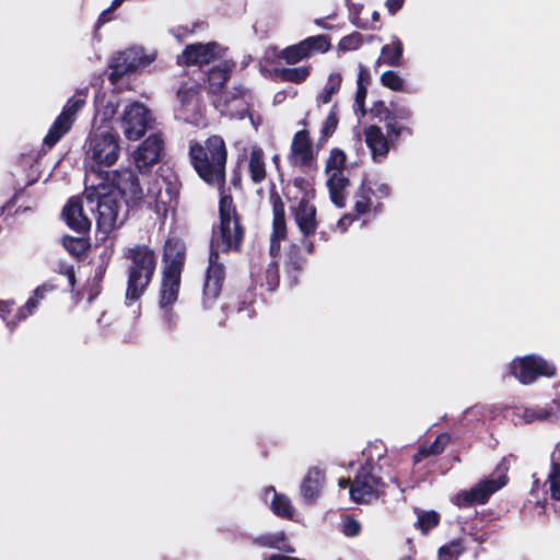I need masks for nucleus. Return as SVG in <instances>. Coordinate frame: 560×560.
<instances>
[{"label":"nucleus","mask_w":560,"mask_h":560,"mask_svg":"<svg viewBox=\"0 0 560 560\" xmlns=\"http://www.w3.org/2000/svg\"><path fill=\"white\" fill-rule=\"evenodd\" d=\"M362 44L361 36L359 34H351L349 36L343 37L339 44L338 48L342 51L354 50L360 47Z\"/></svg>","instance_id":"a18cd8bd"},{"label":"nucleus","mask_w":560,"mask_h":560,"mask_svg":"<svg viewBox=\"0 0 560 560\" xmlns=\"http://www.w3.org/2000/svg\"><path fill=\"white\" fill-rule=\"evenodd\" d=\"M128 258L131 265L129 267L126 296L129 300H138L151 281L155 270L156 259L153 250L147 246H136L129 249Z\"/></svg>","instance_id":"20e7f679"},{"label":"nucleus","mask_w":560,"mask_h":560,"mask_svg":"<svg viewBox=\"0 0 560 560\" xmlns=\"http://www.w3.org/2000/svg\"><path fill=\"white\" fill-rule=\"evenodd\" d=\"M341 532L347 537H355L361 532V524L352 516L346 515L341 521Z\"/></svg>","instance_id":"37998d69"},{"label":"nucleus","mask_w":560,"mask_h":560,"mask_svg":"<svg viewBox=\"0 0 560 560\" xmlns=\"http://www.w3.org/2000/svg\"><path fill=\"white\" fill-rule=\"evenodd\" d=\"M70 281L73 282V275H70Z\"/></svg>","instance_id":"13d9d810"},{"label":"nucleus","mask_w":560,"mask_h":560,"mask_svg":"<svg viewBox=\"0 0 560 560\" xmlns=\"http://www.w3.org/2000/svg\"><path fill=\"white\" fill-rule=\"evenodd\" d=\"M373 470V466L366 465L355 476L350 487V495L354 502L366 503L381 493L383 485Z\"/></svg>","instance_id":"f8f14e48"},{"label":"nucleus","mask_w":560,"mask_h":560,"mask_svg":"<svg viewBox=\"0 0 560 560\" xmlns=\"http://www.w3.org/2000/svg\"><path fill=\"white\" fill-rule=\"evenodd\" d=\"M349 483H350V480L347 478H341L339 480V487H341V488H347L349 486Z\"/></svg>","instance_id":"6e6d98bb"},{"label":"nucleus","mask_w":560,"mask_h":560,"mask_svg":"<svg viewBox=\"0 0 560 560\" xmlns=\"http://www.w3.org/2000/svg\"><path fill=\"white\" fill-rule=\"evenodd\" d=\"M301 42L305 48L308 58L312 57L314 54H325L331 47L329 37L323 34L310 36Z\"/></svg>","instance_id":"2f4dec72"},{"label":"nucleus","mask_w":560,"mask_h":560,"mask_svg":"<svg viewBox=\"0 0 560 560\" xmlns=\"http://www.w3.org/2000/svg\"><path fill=\"white\" fill-rule=\"evenodd\" d=\"M88 182H93L91 175L88 176ZM86 206L95 219L97 229L104 234L121 225L126 219L127 212L110 183H92L88 186Z\"/></svg>","instance_id":"f257e3e1"},{"label":"nucleus","mask_w":560,"mask_h":560,"mask_svg":"<svg viewBox=\"0 0 560 560\" xmlns=\"http://www.w3.org/2000/svg\"><path fill=\"white\" fill-rule=\"evenodd\" d=\"M284 540V534L283 533H277L272 535H266L261 536L258 539V542L264 547H270V548H278L283 549L285 551L292 552L293 549L291 548H284L281 546V542Z\"/></svg>","instance_id":"a19ab883"},{"label":"nucleus","mask_w":560,"mask_h":560,"mask_svg":"<svg viewBox=\"0 0 560 560\" xmlns=\"http://www.w3.org/2000/svg\"><path fill=\"white\" fill-rule=\"evenodd\" d=\"M295 222L304 236H310L317 229L316 208L310 201L302 199L294 209Z\"/></svg>","instance_id":"412c9836"},{"label":"nucleus","mask_w":560,"mask_h":560,"mask_svg":"<svg viewBox=\"0 0 560 560\" xmlns=\"http://www.w3.org/2000/svg\"><path fill=\"white\" fill-rule=\"evenodd\" d=\"M189 155L199 177L207 184L221 188L225 182L228 158L223 139L219 136H211L203 143L192 142Z\"/></svg>","instance_id":"f03ea898"},{"label":"nucleus","mask_w":560,"mask_h":560,"mask_svg":"<svg viewBox=\"0 0 560 560\" xmlns=\"http://www.w3.org/2000/svg\"><path fill=\"white\" fill-rule=\"evenodd\" d=\"M311 74L310 66H301L295 68H283L279 70V75L281 80L287 82H292L295 84H301L307 80Z\"/></svg>","instance_id":"72a5a7b5"},{"label":"nucleus","mask_w":560,"mask_h":560,"mask_svg":"<svg viewBox=\"0 0 560 560\" xmlns=\"http://www.w3.org/2000/svg\"><path fill=\"white\" fill-rule=\"evenodd\" d=\"M70 243L74 244V245H82V241L81 240H70Z\"/></svg>","instance_id":"4d7b16f0"},{"label":"nucleus","mask_w":560,"mask_h":560,"mask_svg":"<svg viewBox=\"0 0 560 560\" xmlns=\"http://www.w3.org/2000/svg\"><path fill=\"white\" fill-rule=\"evenodd\" d=\"M232 67L230 61H222L211 69L208 73V82L212 92H218L223 88Z\"/></svg>","instance_id":"c85d7f7f"},{"label":"nucleus","mask_w":560,"mask_h":560,"mask_svg":"<svg viewBox=\"0 0 560 560\" xmlns=\"http://www.w3.org/2000/svg\"><path fill=\"white\" fill-rule=\"evenodd\" d=\"M156 59L154 49L143 47H131L125 51L116 54L110 62L113 71L109 80L114 83L126 73L137 71L151 65Z\"/></svg>","instance_id":"0eeeda50"},{"label":"nucleus","mask_w":560,"mask_h":560,"mask_svg":"<svg viewBox=\"0 0 560 560\" xmlns=\"http://www.w3.org/2000/svg\"><path fill=\"white\" fill-rule=\"evenodd\" d=\"M272 234H271V245L270 252L272 255L279 252V242L285 237L287 226L284 219V206L279 201H275L273 203V222H272Z\"/></svg>","instance_id":"393cba45"},{"label":"nucleus","mask_w":560,"mask_h":560,"mask_svg":"<svg viewBox=\"0 0 560 560\" xmlns=\"http://www.w3.org/2000/svg\"><path fill=\"white\" fill-rule=\"evenodd\" d=\"M110 185H113L118 192V198L120 199L124 197L126 202H137L143 198L142 188L140 187L137 177L130 170L117 172L114 183Z\"/></svg>","instance_id":"f3484780"},{"label":"nucleus","mask_w":560,"mask_h":560,"mask_svg":"<svg viewBox=\"0 0 560 560\" xmlns=\"http://www.w3.org/2000/svg\"><path fill=\"white\" fill-rule=\"evenodd\" d=\"M288 65H295L302 60L308 59L302 42L285 47L279 55Z\"/></svg>","instance_id":"c9c22d12"},{"label":"nucleus","mask_w":560,"mask_h":560,"mask_svg":"<svg viewBox=\"0 0 560 560\" xmlns=\"http://www.w3.org/2000/svg\"><path fill=\"white\" fill-rule=\"evenodd\" d=\"M402 43L398 38H394L390 44L383 46L377 65L399 66L402 56Z\"/></svg>","instance_id":"bb28decb"},{"label":"nucleus","mask_w":560,"mask_h":560,"mask_svg":"<svg viewBox=\"0 0 560 560\" xmlns=\"http://www.w3.org/2000/svg\"><path fill=\"white\" fill-rule=\"evenodd\" d=\"M163 141L160 136H149L132 153V160L140 172L158 163Z\"/></svg>","instance_id":"dca6fc26"},{"label":"nucleus","mask_w":560,"mask_h":560,"mask_svg":"<svg viewBox=\"0 0 560 560\" xmlns=\"http://www.w3.org/2000/svg\"><path fill=\"white\" fill-rule=\"evenodd\" d=\"M117 107V102L114 100H98L96 103L95 121L106 122L110 120L116 114Z\"/></svg>","instance_id":"e433bc0d"},{"label":"nucleus","mask_w":560,"mask_h":560,"mask_svg":"<svg viewBox=\"0 0 560 560\" xmlns=\"http://www.w3.org/2000/svg\"><path fill=\"white\" fill-rule=\"evenodd\" d=\"M341 83V73L339 71H331L327 77V81L323 88V91L318 95L317 101L322 104H328L332 96L339 92Z\"/></svg>","instance_id":"7c9ffc66"},{"label":"nucleus","mask_w":560,"mask_h":560,"mask_svg":"<svg viewBox=\"0 0 560 560\" xmlns=\"http://www.w3.org/2000/svg\"><path fill=\"white\" fill-rule=\"evenodd\" d=\"M184 261L185 244L178 238H168L164 246V271L180 273Z\"/></svg>","instance_id":"5701e85b"},{"label":"nucleus","mask_w":560,"mask_h":560,"mask_svg":"<svg viewBox=\"0 0 560 560\" xmlns=\"http://www.w3.org/2000/svg\"><path fill=\"white\" fill-rule=\"evenodd\" d=\"M448 442L450 436L447 434H440L432 444L422 445L419 448L418 453L415 455V462L418 463L424 457L441 454Z\"/></svg>","instance_id":"473e14b6"},{"label":"nucleus","mask_w":560,"mask_h":560,"mask_svg":"<svg viewBox=\"0 0 560 560\" xmlns=\"http://www.w3.org/2000/svg\"><path fill=\"white\" fill-rule=\"evenodd\" d=\"M11 303L9 302H0V316L5 320L7 319V313L10 312Z\"/></svg>","instance_id":"3c124183"},{"label":"nucleus","mask_w":560,"mask_h":560,"mask_svg":"<svg viewBox=\"0 0 560 560\" xmlns=\"http://www.w3.org/2000/svg\"><path fill=\"white\" fill-rule=\"evenodd\" d=\"M463 552L462 544L458 540L452 541L439 550L440 560H455Z\"/></svg>","instance_id":"58836bf2"},{"label":"nucleus","mask_w":560,"mask_h":560,"mask_svg":"<svg viewBox=\"0 0 560 560\" xmlns=\"http://www.w3.org/2000/svg\"><path fill=\"white\" fill-rule=\"evenodd\" d=\"M511 373L523 384L533 383L539 375L551 377L556 374V368L536 355H527L514 360L511 363Z\"/></svg>","instance_id":"9b49d317"},{"label":"nucleus","mask_w":560,"mask_h":560,"mask_svg":"<svg viewBox=\"0 0 560 560\" xmlns=\"http://www.w3.org/2000/svg\"><path fill=\"white\" fill-rule=\"evenodd\" d=\"M325 485V472L319 467H312L302 479L300 492L303 500L312 504L318 497Z\"/></svg>","instance_id":"a211bd4d"},{"label":"nucleus","mask_w":560,"mask_h":560,"mask_svg":"<svg viewBox=\"0 0 560 560\" xmlns=\"http://www.w3.org/2000/svg\"><path fill=\"white\" fill-rule=\"evenodd\" d=\"M338 125V119L335 113H329L327 118L325 119L323 127H322V141H325L327 138H329L336 130Z\"/></svg>","instance_id":"49530a36"},{"label":"nucleus","mask_w":560,"mask_h":560,"mask_svg":"<svg viewBox=\"0 0 560 560\" xmlns=\"http://www.w3.org/2000/svg\"><path fill=\"white\" fill-rule=\"evenodd\" d=\"M151 121L149 110L142 104L133 102L125 107L120 128L128 140L136 141L151 128Z\"/></svg>","instance_id":"6e6552de"},{"label":"nucleus","mask_w":560,"mask_h":560,"mask_svg":"<svg viewBox=\"0 0 560 560\" xmlns=\"http://www.w3.org/2000/svg\"><path fill=\"white\" fill-rule=\"evenodd\" d=\"M222 281L223 266L217 259L209 258V268L203 288L205 304L208 305L211 300L219 296Z\"/></svg>","instance_id":"4be33fe9"},{"label":"nucleus","mask_w":560,"mask_h":560,"mask_svg":"<svg viewBox=\"0 0 560 560\" xmlns=\"http://www.w3.org/2000/svg\"><path fill=\"white\" fill-rule=\"evenodd\" d=\"M290 158L295 165H307L314 159L311 140L306 130H300L294 135Z\"/></svg>","instance_id":"aec40b11"},{"label":"nucleus","mask_w":560,"mask_h":560,"mask_svg":"<svg viewBox=\"0 0 560 560\" xmlns=\"http://www.w3.org/2000/svg\"><path fill=\"white\" fill-rule=\"evenodd\" d=\"M198 90L195 85L183 86L179 89L177 96L183 106H191L197 103Z\"/></svg>","instance_id":"c03bdc74"},{"label":"nucleus","mask_w":560,"mask_h":560,"mask_svg":"<svg viewBox=\"0 0 560 560\" xmlns=\"http://www.w3.org/2000/svg\"><path fill=\"white\" fill-rule=\"evenodd\" d=\"M346 160L347 156L343 151L332 149L325 166L326 185L329 189L330 199L338 208L345 207L346 198L343 191L349 184V179L345 174Z\"/></svg>","instance_id":"423d86ee"},{"label":"nucleus","mask_w":560,"mask_h":560,"mask_svg":"<svg viewBox=\"0 0 560 560\" xmlns=\"http://www.w3.org/2000/svg\"><path fill=\"white\" fill-rule=\"evenodd\" d=\"M222 52L223 49L215 43L194 44L185 48L177 62L180 66H202L221 57Z\"/></svg>","instance_id":"4468645a"},{"label":"nucleus","mask_w":560,"mask_h":560,"mask_svg":"<svg viewBox=\"0 0 560 560\" xmlns=\"http://www.w3.org/2000/svg\"><path fill=\"white\" fill-rule=\"evenodd\" d=\"M63 218L67 224L74 231H88L92 223L93 214L86 206V189L80 197L71 198L63 208Z\"/></svg>","instance_id":"ddd939ff"},{"label":"nucleus","mask_w":560,"mask_h":560,"mask_svg":"<svg viewBox=\"0 0 560 560\" xmlns=\"http://www.w3.org/2000/svg\"><path fill=\"white\" fill-rule=\"evenodd\" d=\"M220 224L213 230L209 258H219L220 253L237 249L243 240V229L236 215L233 200L222 194L219 206Z\"/></svg>","instance_id":"7ed1b4c3"},{"label":"nucleus","mask_w":560,"mask_h":560,"mask_svg":"<svg viewBox=\"0 0 560 560\" xmlns=\"http://www.w3.org/2000/svg\"><path fill=\"white\" fill-rule=\"evenodd\" d=\"M366 88L361 83V79L358 81V89L355 93V104L358 105L359 109L361 110V114H365L364 109V100L366 97Z\"/></svg>","instance_id":"de8ad7c7"},{"label":"nucleus","mask_w":560,"mask_h":560,"mask_svg":"<svg viewBox=\"0 0 560 560\" xmlns=\"http://www.w3.org/2000/svg\"><path fill=\"white\" fill-rule=\"evenodd\" d=\"M265 500L269 501L273 514L285 520H294L295 509L289 497L278 493L275 488L269 487L265 490Z\"/></svg>","instance_id":"b1692460"},{"label":"nucleus","mask_w":560,"mask_h":560,"mask_svg":"<svg viewBox=\"0 0 560 560\" xmlns=\"http://www.w3.org/2000/svg\"><path fill=\"white\" fill-rule=\"evenodd\" d=\"M377 191L381 194L382 197H385L388 195L389 192V188L387 185L385 184H381L377 188Z\"/></svg>","instance_id":"864d4df0"},{"label":"nucleus","mask_w":560,"mask_h":560,"mask_svg":"<svg viewBox=\"0 0 560 560\" xmlns=\"http://www.w3.org/2000/svg\"><path fill=\"white\" fill-rule=\"evenodd\" d=\"M351 222V219L349 217H343L342 219L339 220L338 222V228L341 230V231H346L347 230V226L348 224Z\"/></svg>","instance_id":"603ef678"},{"label":"nucleus","mask_w":560,"mask_h":560,"mask_svg":"<svg viewBox=\"0 0 560 560\" xmlns=\"http://www.w3.org/2000/svg\"><path fill=\"white\" fill-rule=\"evenodd\" d=\"M85 103V94L80 92L65 105L61 114L56 118L47 136L44 138V144L48 148L54 147L72 127L75 114Z\"/></svg>","instance_id":"1a4fd4ad"},{"label":"nucleus","mask_w":560,"mask_h":560,"mask_svg":"<svg viewBox=\"0 0 560 560\" xmlns=\"http://www.w3.org/2000/svg\"><path fill=\"white\" fill-rule=\"evenodd\" d=\"M119 152L118 138L108 130L96 129L90 138L86 160L94 172H101L117 161Z\"/></svg>","instance_id":"39448f33"},{"label":"nucleus","mask_w":560,"mask_h":560,"mask_svg":"<svg viewBox=\"0 0 560 560\" xmlns=\"http://www.w3.org/2000/svg\"><path fill=\"white\" fill-rule=\"evenodd\" d=\"M122 2H124V0H113L110 7L102 13V19H105L106 14L118 9Z\"/></svg>","instance_id":"8fccbe9b"},{"label":"nucleus","mask_w":560,"mask_h":560,"mask_svg":"<svg viewBox=\"0 0 560 560\" xmlns=\"http://www.w3.org/2000/svg\"><path fill=\"white\" fill-rule=\"evenodd\" d=\"M180 273L176 271H163L161 291H160V306L165 310V323L168 328L174 326V314L167 308L173 305L179 293Z\"/></svg>","instance_id":"2eb2a0df"},{"label":"nucleus","mask_w":560,"mask_h":560,"mask_svg":"<svg viewBox=\"0 0 560 560\" xmlns=\"http://www.w3.org/2000/svg\"><path fill=\"white\" fill-rule=\"evenodd\" d=\"M547 483L553 500H560V451L551 454V467L548 472Z\"/></svg>","instance_id":"c756f323"},{"label":"nucleus","mask_w":560,"mask_h":560,"mask_svg":"<svg viewBox=\"0 0 560 560\" xmlns=\"http://www.w3.org/2000/svg\"><path fill=\"white\" fill-rule=\"evenodd\" d=\"M417 515V527L427 534L429 530L438 526L440 522V515L435 511H424L419 508L415 509Z\"/></svg>","instance_id":"f704fd0d"},{"label":"nucleus","mask_w":560,"mask_h":560,"mask_svg":"<svg viewBox=\"0 0 560 560\" xmlns=\"http://www.w3.org/2000/svg\"><path fill=\"white\" fill-rule=\"evenodd\" d=\"M365 142L371 149L373 158H383L387 154L389 147L386 137L377 126H370L365 129Z\"/></svg>","instance_id":"a878e982"},{"label":"nucleus","mask_w":560,"mask_h":560,"mask_svg":"<svg viewBox=\"0 0 560 560\" xmlns=\"http://www.w3.org/2000/svg\"><path fill=\"white\" fill-rule=\"evenodd\" d=\"M305 245V249L308 254H312L313 253V249H314V244L312 242H305L304 243Z\"/></svg>","instance_id":"5fc2aeb1"},{"label":"nucleus","mask_w":560,"mask_h":560,"mask_svg":"<svg viewBox=\"0 0 560 560\" xmlns=\"http://www.w3.org/2000/svg\"><path fill=\"white\" fill-rule=\"evenodd\" d=\"M52 290V287L51 285H48V284H44L42 287H38L35 292H34V298H31L27 303H26V312L24 310H20L19 311V318L20 319H23L25 318L28 314L32 313V311L36 307L37 305V302L39 299H43L44 295L51 291Z\"/></svg>","instance_id":"4c0bfd02"},{"label":"nucleus","mask_w":560,"mask_h":560,"mask_svg":"<svg viewBox=\"0 0 560 560\" xmlns=\"http://www.w3.org/2000/svg\"><path fill=\"white\" fill-rule=\"evenodd\" d=\"M405 0H387L386 5L390 14H395L401 9Z\"/></svg>","instance_id":"09e8293b"},{"label":"nucleus","mask_w":560,"mask_h":560,"mask_svg":"<svg viewBox=\"0 0 560 560\" xmlns=\"http://www.w3.org/2000/svg\"><path fill=\"white\" fill-rule=\"evenodd\" d=\"M370 192L365 187H361L355 195V211L360 214L366 213L370 210Z\"/></svg>","instance_id":"79ce46f5"},{"label":"nucleus","mask_w":560,"mask_h":560,"mask_svg":"<svg viewBox=\"0 0 560 560\" xmlns=\"http://www.w3.org/2000/svg\"><path fill=\"white\" fill-rule=\"evenodd\" d=\"M148 197L154 201L155 211L166 214L176 202V195L164 179L155 180L153 187L148 189Z\"/></svg>","instance_id":"6ab92c4d"},{"label":"nucleus","mask_w":560,"mask_h":560,"mask_svg":"<svg viewBox=\"0 0 560 560\" xmlns=\"http://www.w3.org/2000/svg\"><path fill=\"white\" fill-rule=\"evenodd\" d=\"M506 479L503 475L491 476L477 483L474 488L458 492L453 497L452 501L455 505L471 506L475 504H483L489 497L505 486Z\"/></svg>","instance_id":"9d476101"},{"label":"nucleus","mask_w":560,"mask_h":560,"mask_svg":"<svg viewBox=\"0 0 560 560\" xmlns=\"http://www.w3.org/2000/svg\"><path fill=\"white\" fill-rule=\"evenodd\" d=\"M381 82L384 86L396 92L402 91L404 89L402 78L394 71H385L381 75Z\"/></svg>","instance_id":"ea45409f"},{"label":"nucleus","mask_w":560,"mask_h":560,"mask_svg":"<svg viewBox=\"0 0 560 560\" xmlns=\"http://www.w3.org/2000/svg\"><path fill=\"white\" fill-rule=\"evenodd\" d=\"M248 170L250 178L254 183H260L266 178V166L264 161V152L260 148L254 147L250 150Z\"/></svg>","instance_id":"cd10ccee"}]
</instances>
